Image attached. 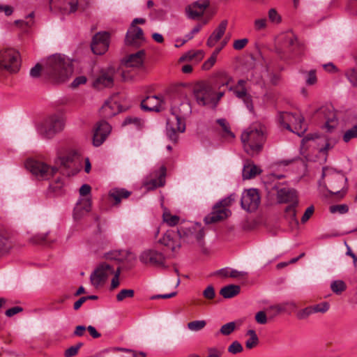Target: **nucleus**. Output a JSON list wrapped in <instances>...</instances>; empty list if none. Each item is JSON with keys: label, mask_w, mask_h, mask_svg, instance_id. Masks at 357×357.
Returning a JSON list of instances; mask_svg holds the SVG:
<instances>
[{"label": "nucleus", "mask_w": 357, "mask_h": 357, "mask_svg": "<svg viewBox=\"0 0 357 357\" xmlns=\"http://www.w3.org/2000/svg\"><path fill=\"white\" fill-rule=\"evenodd\" d=\"M158 242L174 253L178 252L182 245L178 230L167 231Z\"/></svg>", "instance_id": "17"}, {"label": "nucleus", "mask_w": 357, "mask_h": 357, "mask_svg": "<svg viewBox=\"0 0 357 357\" xmlns=\"http://www.w3.org/2000/svg\"><path fill=\"white\" fill-rule=\"evenodd\" d=\"M109 351H126V352H130L132 354V357H146V354L143 351L137 352L134 350L123 349V348H120V347H114L111 349H105L103 351V352H107Z\"/></svg>", "instance_id": "47"}, {"label": "nucleus", "mask_w": 357, "mask_h": 357, "mask_svg": "<svg viewBox=\"0 0 357 357\" xmlns=\"http://www.w3.org/2000/svg\"><path fill=\"white\" fill-rule=\"evenodd\" d=\"M284 177L283 174H270L267 176V181H265L266 189L270 191L274 190L277 192V199L280 203L298 204L296 192L294 189L282 187L280 184L276 183L278 180Z\"/></svg>", "instance_id": "5"}, {"label": "nucleus", "mask_w": 357, "mask_h": 357, "mask_svg": "<svg viewBox=\"0 0 357 357\" xmlns=\"http://www.w3.org/2000/svg\"><path fill=\"white\" fill-rule=\"evenodd\" d=\"M241 139L247 153L250 155L259 153L266 139L265 126L260 123L252 124L242 132Z\"/></svg>", "instance_id": "4"}, {"label": "nucleus", "mask_w": 357, "mask_h": 357, "mask_svg": "<svg viewBox=\"0 0 357 357\" xmlns=\"http://www.w3.org/2000/svg\"><path fill=\"white\" fill-rule=\"evenodd\" d=\"M268 20L274 24H279L282 22V17L275 8H271L268 12Z\"/></svg>", "instance_id": "46"}, {"label": "nucleus", "mask_w": 357, "mask_h": 357, "mask_svg": "<svg viewBox=\"0 0 357 357\" xmlns=\"http://www.w3.org/2000/svg\"><path fill=\"white\" fill-rule=\"evenodd\" d=\"M217 123L221 127L222 136L227 139H233L235 137L234 134L231 132L229 123L225 119H219Z\"/></svg>", "instance_id": "36"}, {"label": "nucleus", "mask_w": 357, "mask_h": 357, "mask_svg": "<svg viewBox=\"0 0 357 357\" xmlns=\"http://www.w3.org/2000/svg\"><path fill=\"white\" fill-rule=\"evenodd\" d=\"M105 261L119 266L120 262L132 264L136 257L134 254L126 250H114L105 254Z\"/></svg>", "instance_id": "18"}, {"label": "nucleus", "mask_w": 357, "mask_h": 357, "mask_svg": "<svg viewBox=\"0 0 357 357\" xmlns=\"http://www.w3.org/2000/svg\"><path fill=\"white\" fill-rule=\"evenodd\" d=\"M240 290L241 288L238 285L230 284L222 287L220 294L225 298H230L238 295Z\"/></svg>", "instance_id": "37"}, {"label": "nucleus", "mask_w": 357, "mask_h": 357, "mask_svg": "<svg viewBox=\"0 0 357 357\" xmlns=\"http://www.w3.org/2000/svg\"><path fill=\"white\" fill-rule=\"evenodd\" d=\"M234 200H235V195H231L229 197L222 199L217 204H220L223 208H228V207L234 202Z\"/></svg>", "instance_id": "60"}, {"label": "nucleus", "mask_w": 357, "mask_h": 357, "mask_svg": "<svg viewBox=\"0 0 357 357\" xmlns=\"http://www.w3.org/2000/svg\"><path fill=\"white\" fill-rule=\"evenodd\" d=\"M248 43V38L238 39L234 41L233 47L236 50H241L243 49Z\"/></svg>", "instance_id": "58"}, {"label": "nucleus", "mask_w": 357, "mask_h": 357, "mask_svg": "<svg viewBox=\"0 0 357 357\" xmlns=\"http://www.w3.org/2000/svg\"><path fill=\"white\" fill-rule=\"evenodd\" d=\"M203 296L208 300H212L215 298V292L212 285L208 286L203 291Z\"/></svg>", "instance_id": "59"}, {"label": "nucleus", "mask_w": 357, "mask_h": 357, "mask_svg": "<svg viewBox=\"0 0 357 357\" xmlns=\"http://www.w3.org/2000/svg\"><path fill=\"white\" fill-rule=\"evenodd\" d=\"M279 40L284 46L291 48L292 51H294L299 45L296 36L292 31H287L281 34L279 37Z\"/></svg>", "instance_id": "31"}, {"label": "nucleus", "mask_w": 357, "mask_h": 357, "mask_svg": "<svg viewBox=\"0 0 357 357\" xmlns=\"http://www.w3.org/2000/svg\"><path fill=\"white\" fill-rule=\"evenodd\" d=\"M121 273L120 266L110 264L108 261L100 263L90 275L91 285L96 289H99L105 284L110 276H113L111 280L109 289H116L120 284L119 277Z\"/></svg>", "instance_id": "3"}, {"label": "nucleus", "mask_w": 357, "mask_h": 357, "mask_svg": "<svg viewBox=\"0 0 357 357\" xmlns=\"http://www.w3.org/2000/svg\"><path fill=\"white\" fill-rule=\"evenodd\" d=\"M115 69L113 67L102 70L93 82V86L98 89L109 87L113 85Z\"/></svg>", "instance_id": "24"}, {"label": "nucleus", "mask_w": 357, "mask_h": 357, "mask_svg": "<svg viewBox=\"0 0 357 357\" xmlns=\"http://www.w3.org/2000/svg\"><path fill=\"white\" fill-rule=\"evenodd\" d=\"M64 127V121L59 115L54 114L46 118L38 126V132L43 137L52 138L56 133L61 132Z\"/></svg>", "instance_id": "11"}, {"label": "nucleus", "mask_w": 357, "mask_h": 357, "mask_svg": "<svg viewBox=\"0 0 357 357\" xmlns=\"http://www.w3.org/2000/svg\"><path fill=\"white\" fill-rule=\"evenodd\" d=\"M325 114V126L328 131H331L337 125V119L333 109H326L323 111Z\"/></svg>", "instance_id": "35"}, {"label": "nucleus", "mask_w": 357, "mask_h": 357, "mask_svg": "<svg viewBox=\"0 0 357 357\" xmlns=\"http://www.w3.org/2000/svg\"><path fill=\"white\" fill-rule=\"evenodd\" d=\"M348 210V206L345 204L333 205L330 206V211L332 213H339L343 214L347 213Z\"/></svg>", "instance_id": "55"}, {"label": "nucleus", "mask_w": 357, "mask_h": 357, "mask_svg": "<svg viewBox=\"0 0 357 357\" xmlns=\"http://www.w3.org/2000/svg\"><path fill=\"white\" fill-rule=\"evenodd\" d=\"M246 81L240 79L238 81L236 85L234 86L233 91L236 97L241 99L245 104L247 108L250 111H253L252 100L250 95L248 92L245 86Z\"/></svg>", "instance_id": "21"}, {"label": "nucleus", "mask_w": 357, "mask_h": 357, "mask_svg": "<svg viewBox=\"0 0 357 357\" xmlns=\"http://www.w3.org/2000/svg\"><path fill=\"white\" fill-rule=\"evenodd\" d=\"M204 52L202 50H190L183 54L180 59L179 61L192 62L195 64L198 63L203 59Z\"/></svg>", "instance_id": "32"}, {"label": "nucleus", "mask_w": 357, "mask_h": 357, "mask_svg": "<svg viewBox=\"0 0 357 357\" xmlns=\"http://www.w3.org/2000/svg\"><path fill=\"white\" fill-rule=\"evenodd\" d=\"M297 306L296 303L293 301H287L279 304H276L269 307L268 310L274 312L273 315H278L280 313H291L295 309H296Z\"/></svg>", "instance_id": "30"}, {"label": "nucleus", "mask_w": 357, "mask_h": 357, "mask_svg": "<svg viewBox=\"0 0 357 357\" xmlns=\"http://www.w3.org/2000/svg\"><path fill=\"white\" fill-rule=\"evenodd\" d=\"M347 285L342 280H338L332 282L331 289L332 291L336 294H340L346 290Z\"/></svg>", "instance_id": "43"}, {"label": "nucleus", "mask_w": 357, "mask_h": 357, "mask_svg": "<svg viewBox=\"0 0 357 357\" xmlns=\"http://www.w3.org/2000/svg\"><path fill=\"white\" fill-rule=\"evenodd\" d=\"M26 166L32 174L40 180H48L58 172L56 167L50 166L39 160H29L26 162Z\"/></svg>", "instance_id": "12"}, {"label": "nucleus", "mask_w": 357, "mask_h": 357, "mask_svg": "<svg viewBox=\"0 0 357 357\" xmlns=\"http://www.w3.org/2000/svg\"><path fill=\"white\" fill-rule=\"evenodd\" d=\"M162 100L161 97L151 96L146 97L141 102L144 110L159 112L162 108Z\"/></svg>", "instance_id": "28"}, {"label": "nucleus", "mask_w": 357, "mask_h": 357, "mask_svg": "<svg viewBox=\"0 0 357 357\" xmlns=\"http://www.w3.org/2000/svg\"><path fill=\"white\" fill-rule=\"evenodd\" d=\"M346 75L354 86H357V63L355 67L347 71Z\"/></svg>", "instance_id": "48"}, {"label": "nucleus", "mask_w": 357, "mask_h": 357, "mask_svg": "<svg viewBox=\"0 0 357 357\" xmlns=\"http://www.w3.org/2000/svg\"><path fill=\"white\" fill-rule=\"evenodd\" d=\"M50 8L60 10L63 13L70 14L77 10H84L88 2L82 0H50Z\"/></svg>", "instance_id": "14"}, {"label": "nucleus", "mask_w": 357, "mask_h": 357, "mask_svg": "<svg viewBox=\"0 0 357 357\" xmlns=\"http://www.w3.org/2000/svg\"><path fill=\"white\" fill-rule=\"evenodd\" d=\"M255 321L259 324L267 323V317L264 311H259L255 314Z\"/></svg>", "instance_id": "64"}, {"label": "nucleus", "mask_w": 357, "mask_h": 357, "mask_svg": "<svg viewBox=\"0 0 357 357\" xmlns=\"http://www.w3.org/2000/svg\"><path fill=\"white\" fill-rule=\"evenodd\" d=\"M135 292L132 289H122L116 295V300L121 302L127 298H132Z\"/></svg>", "instance_id": "51"}, {"label": "nucleus", "mask_w": 357, "mask_h": 357, "mask_svg": "<svg viewBox=\"0 0 357 357\" xmlns=\"http://www.w3.org/2000/svg\"><path fill=\"white\" fill-rule=\"evenodd\" d=\"M144 41L142 29L136 25L131 24L127 31L126 43L129 45L139 46Z\"/></svg>", "instance_id": "25"}, {"label": "nucleus", "mask_w": 357, "mask_h": 357, "mask_svg": "<svg viewBox=\"0 0 357 357\" xmlns=\"http://www.w3.org/2000/svg\"><path fill=\"white\" fill-rule=\"evenodd\" d=\"M227 24L228 21L227 20L221 21L218 27L213 31L207 40L206 45L208 47H213L223 36L225 33Z\"/></svg>", "instance_id": "29"}, {"label": "nucleus", "mask_w": 357, "mask_h": 357, "mask_svg": "<svg viewBox=\"0 0 357 357\" xmlns=\"http://www.w3.org/2000/svg\"><path fill=\"white\" fill-rule=\"evenodd\" d=\"M178 232L182 244L203 246L205 232L201 224L195 223L181 226L178 229Z\"/></svg>", "instance_id": "6"}, {"label": "nucleus", "mask_w": 357, "mask_h": 357, "mask_svg": "<svg viewBox=\"0 0 357 357\" xmlns=\"http://www.w3.org/2000/svg\"><path fill=\"white\" fill-rule=\"evenodd\" d=\"M121 111L120 105L112 97L107 100L100 108V112L104 118H111Z\"/></svg>", "instance_id": "26"}, {"label": "nucleus", "mask_w": 357, "mask_h": 357, "mask_svg": "<svg viewBox=\"0 0 357 357\" xmlns=\"http://www.w3.org/2000/svg\"><path fill=\"white\" fill-rule=\"evenodd\" d=\"M193 94L199 105H213L215 101V91L208 83L205 82H198L195 85Z\"/></svg>", "instance_id": "13"}, {"label": "nucleus", "mask_w": 357, "mask_h": 357, "mask_svg": "<svg viewBox=\"0 0 357 357\" xmlns=\"http://www.w3.org/2000/svg\"><path fill=\"white\" fill-rule=\"evenodd\" d=\"M162 220L169 227H174L179 223L180 217L172 215L167 208H165L162 214Z\"/></svg>", "instance_id": "38"}, {"label": "nucleus", "mask_w": 357, "mask_h": 357, "mask_svg": "<svg viewBox=\"0 0 357 357\" xmlns=\"http://www.w3.org/2000/svg\"><path fill=\"white\" fill-rule=\"evenodd\" d=\"M322 180L331 194H338L344 188L347 178L343 174L335 171L333 169L324 167L322 171Z\"/></svg>", "instance_id": "8"}, {"label": "nucleus", "mask_w": 357, "mask_h": 357, "mask_svg": "<svg viewBox=\"0 0 357 357\" xmlns=\"http://www.w3.org/2000/svg\"><path fill=\"white\" fill-rule=\"evenodd\" d=\"M91 209V199L90 197H80L74 208L75 219H80L84 215Z\"/></svg>", "instance_id": "27"}, {"label": "nucleus", "mask_w": 357, "mask_h": 357, "mask_svg": "<svg viewBox=\"0 0 357 357\" xmlns=\"http://www.w3.org/2000/svg\"><path fill=\"white\" fill-rule=\"evenodd\" d=\"M281 126L301 136L306 130L304 118L299 112H281L278 116Z\"/></svg>", "instance_id": "7"}, {"label": "nucleus", "mask_w": 357, "mask_h": 357, "mask_svg": "<svg viewBox=\"0 0 357 357\" xmlns=\"http://www.w3.org/2000/svg\"><path fill=\"white\" fill-rule=\"evenodd\" d=\"M207 354L206 357H222L223 351L217 347H209L207 349Z\"/></svg>", "instance_id": "57"}, {"label": "nucleus", "mask_w": 357, "mask_h": 357, "mask_svg": "<svg viewBox=\"0 0 357 357\" xmlns=\"http://www.w3.org/2000/svg\"><path fill=\"white\" fill-rule=\"evenodd\" d=\"M171 112L172 119H168L167 135L170 140L176 142L178 138L177 132H183L185 130L184 117L191 112V107L187 101L180 102L174 99L172 101Z\"/></svg>", "instance_id": "2"}, {"label": "nucleus", "mask_w": 357, "mask_h": 357, "mask_svg": "<svg viewBox=\"0 0 357 357\" xmlns=\"http://www.w3.org/2000/svg\"><path fill=\"white\" fill-rule=\"evenodd\" d=\"M228 352L231 354H237L243 351V348L241 344L238 341H234L229 347H228Z\"/></svg>", "instance_id": "52"}, {"label": "nucleus", "mask_w": 357, "mask_h": 357, "mask_svg": "<svg viewBox=\"0 0 357 357\" xmlns=\"http://www.w3.org/2000/svg\"><path fill=\"white\" fill-rule=\"evenodd\" d=\"M131 195V192L124 188H113L109 192V196L114 201L115 204H119L122 199H127Z\"/></svg>", "instance_id": "34"}, {"label": "nucleus", "mask_w": 357, "mask_h": 357, "mask_svg": "<svg viewBox=\"0 0 357 357\" xmlns=\"http://www.w3.org/2000/svg\"><path fill=\"white\" fill-rule=\"evenodd\" d=\"M231 215V211L229 208H223L220 204H216L213 207L212 211L204 218L206 224L215 223L227 218Z\"/></svg>", "instance_id": "23"}, {"label": "nucleus", "mask_w": 357, "mask_h": 357, "mask_svg": "<svg viewBox=\"0 0 357 357\" xmlns=\"http://www.w3.org/2000/svg\"><path fill=\"white\" fill-rule=\"evenodd\" d=\"M129 124H134L137 127H140L142 125V120L137 117H127L124 121L123 122V126H126Z\"/></svg>", "instance_id": "61"}, {"label": "nucleus", "mask_w": 357, "mask_h": 357, "mask_svg": "<svg viewBox=\"0 0 357 357\" xmlns=\"http://www.w3.org/2000/svg\"><path fill=\"white\" fill-rule=\"evenodd\" d=\"M43 72L51 82L60 84L71 77L73 66L71 61L65 56L53 54L47 59Z\"/></svg>", "instance_id": "1"}, {"label": "nucleus", "mask_w": 357, "mask_h": 357, "mask_svg": "<svg viewBox=\"0 0 357 357\" xmlns=\"http://www.w3.org/2000/svg\"><path fill=\"white\" fill-rule=\"evenodd\" d=\"M160 174L158 180L153 179L149 183H146V186L148 189H153L159 186H162L165 184V176L166 172V168L162 166L160 168Z\"/></svg>", "instance_id": "39"}, {"label": "nucleus", "mask_w": 357, "mask_h": 357, "mask_svg": "<svg viewBox=\"0 0 357 357\" xmlns=\"http://www.w3.org/2000/svg\"><path fill=\"white\" fill-rule=\"evenodd\" d=\"M206 324L205 320H195L188 323L187 327L190 331L197 332L204 329Z\"/></svg>", "instance_id": "42"}, {"label": "nucleus", "mask_w": 357, "mask_h": 357, "mask_svg": "<svg viewBox=\"0 0 357 357\" xmlns=\"http://www.w3.org/2000/svg\"><path fill=\"white\" fill-rule=\"evenodd\" d=\"M236 324L234 321H231L222 325L220 329V333L223 335H231L236 329Z\"/></svg>", "instance_id": "45"}, {"label": "nucleus", "mask_w": 357, "mask_h": 357, "mask_svg": "<svg viewBox=\"0 0 357 357\" xmlns=\"http://www.w3.org/2000/svg\"><path fill=\"white\" fill-rule=\"evenodd\" d=\"M87 81L85 76H79L76 77L70 84V86L73 89L77 88L79 86L84 84Z\"/></svg>", "instance_id": "63"}, {"label": "nucleus", "mask_w": 357, "mask_h": 357, "mask_svg": "<svg viewBox=\"0 0 357 357\" xmlns=\"http://www.w3.org/2000/svg\"><path fill=\"white\" fill-rule=\"evenodd\" d=\"M254 29L255 30L259 31L266 29L268 26V21L266 18H257L254 21Z\"/></svg>", "instance_id": "49"}, {"label": "nucleus", "mask_w": 357, "mask_h": 357, "mask_svg": "<svg viewBox=\"0 0 357 357\" xmlns=\"http://www.w3.org/2000/svg\"><path fill=\"white\" fill-rule=\"evenodd\" d=\"M215 55H211L202 65V69L208 70L211 69L216 62Z\"/></svg>", "instance_id": "62"}, {"label": "nucleus", "mask_w": 357, "mask_h": 357, "mask_svg": "<svg viewBox=\"0 0 357 357\" xmlns=\"http://www.w3.org/2000/svg\"><path fill=\"white\" fill-rule=\"evenodd\" d=\"M242 208L247 211H255L260 204V196L256 189L245 190L241 197Z\"/></svg>", "instance_id": "16"}, {"label": "nucleus", "mask_w": 357, "mask_h": 357, "mask_svg": "<svg viewBox=\"0 0 357 357\" xmlns=\"http://www.w3.org/2000/svg\"><path fill=\"white\" fill-rule=\"evenodd\" d=\"M34 13L32 12L26 17L25 20H16L15 24L19 26L21 29L26 30L32 27L34 24Z\"/></svg>", "instance_id": "40"}, {"label": "nucleus", "mask_w": 357, "mask_h": 357, "mask_svg": "<svg viewBox=\"0 0 357 357\" xmlns=\"http://www.w3.org/2000/svg\"><path fill=\"white\" fill-rule=\"evenodd\" d=\"M314 314L312 306H308L305 308L301 310L297 313V317L299 319H307L309 316Z\"/></svg>", "instance_id": "54"}, {"label": "nucleus", "mask_w": 357, "mask_h": 357, "mask_svg": "<svg viewBox=\"0 0 357 357\" xmlns=\"http://www.w3.org/2000/svg\"><path fill=\"white\" fill-rule=\"evenodd\" d=\"M298 204L291 203L289 206H287L285 208V217L289 221L294 222L296 224L298 223V220L296 218V206Z\"/></svg>", "instance_id": "41"}, {"label": "nucleus", "mask_w": 357, "mask_h": 357, "mask_svg": "<svg viewBox=\"0 0 357 357\" xmlns=\"http://www.w3.org/2000/svg\"><path fill=\"white\" fill-rule=\"evenodd\" d=\"M112 130L111 126L105 121L97 123L93 133V144L95 146H100L106 139Z\"/></svg>", "instance_id": "20"}, {"label": "nucleus", "mask_w": 357, "mask_h": 357, "mask_svg": "<svg viewBox=\"0 0 357 357\" xmlns=\"http://www.w3.org/2000/svg\"><path fill=\"white\" fill-rule=\"evenodd\" d=\"M20 53L13 48L0 50V70L15 73L20 70Z\"/></svg>", "instance_id": "10"}, {"label": "nucleus", "mask_w": 357, "mask_h": 357, "mask_svg": "<svg viewBox=\"0 0 357 357\" xmlns=\"http://www.w3.org/2000/svg\"><path fill=\"white\" fill-rule=\"evenodd\" d=\"M10 249L8 238L0 231V257L6 254Z\"/></svg>", "instance_id": "44"}, {"label": "nucleus", "mask_w": 357, "mask_h": 357, "mask_svg": "<svg viewBox=\"0 0 357 357\" xmlns=\"http://www.w3.org/2000/svg\"><path fill=\"white\" fill-rule=\"evenodd\" d=\"M261 169L252 162H248L243 169V179H251L261 174Z\"/></svg>", "instance_id": "33"}, {"label": "nucleus", "mask_w": 357, "mask_h": 357, "mask_svg": "<svg viewBox=\"0 0 357 357\" xmlns=\"http://www.w3.org/2000/svg\"><path fill=\"white\" fill-rule=\"evenodd\" d=\"M140 261L147 266H162L165 262V257L162 252L154 249L144 250L139 255Z\"/></svg>", "instance_id": "15"}, {"label": "nucleus", "mask_w": 357, "mask_h": 357, "mask_svg": "<svg viewBox=\"0 0 357 357\" xmlns=\"http://www.w3.org/2000/svg\"><path fill=\"white\" fill-rule=\"evenodd\" d=\"M82 345L83 344L79 342L76 345L72 346L68 349H66L64 354L65 357H73L75 356Z\"/></svg>", "instance_id": "56"}, {"label": "nucleus", "mask_w": 357, "mask_h": 357, "mask_svg": "<svg viewBox=\"0 0 357 357\" xmlns=\"http://www.w3.org/2000/svg\"><path fill=\"white\" fill-rule=\"evenodd\" d=\"M357 137V125L347 130L343 135V140L345 142H349L351 139Z\"/></svg>", "instance_id": "53"}, {"label": "nucleus", "mask_w": 357, "mask_h": 357, "mask_svg": "<svg viewBox=\"0 0 357 357\" xmlns=\"http://www.w3.org/2000/svg\"><path fill=\"white\" fill-rule=\"evenodd\" d=\"M313 312L314 313H325L329 309V304L327 302H322L314 305H311Z\"/></svg>", "instance_id": "50"}, {"label": "nucleus", "mask_w": 357, "mask_h": 357, "mask_svg": "<svg viewBox=\"0 0 357 357\" xmlns=\"http://www.w3.org/2000/svg\"><path fill=\"white\" fill-rule=\"evenodd\" d=\"M209 6L208 0H199L189 5L185 10L188 17L192 20L199 19Z\"/></svg>", "instance_id": "22"}, {"label": "nucleus", "mask_w": 357, "mask_h": 357, "mask_svg": "<svg viewBox=\"0 0 357 357\" xmlns=\"http://www.w3.org/2000/svg\"><path fill=\"white\" fill-rule=\"evenodd\" d=\"M145 56V52L139 50L135 54H131L126 57L123 61V70L121 77L123 80H131L136 75L135 70L142 66Z\"/></svg>", "instance_id": "9"}, {"label": "nucleus", "mask_w": 357, "mask_h": 357, "mask_svg": "<svg viewBox=\"0 0 357 357\" xmlns=\"http://www.w3.org/2000/svg\"><path fill=\"white\" fill-rule=\"evenodd\" d=\"M109 36L107 32H99L96 33L92 40L91 45L93 52L101 55L107 52L109 45Z\"/></svg>", "instance_id": "19"}]
</instances>
